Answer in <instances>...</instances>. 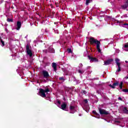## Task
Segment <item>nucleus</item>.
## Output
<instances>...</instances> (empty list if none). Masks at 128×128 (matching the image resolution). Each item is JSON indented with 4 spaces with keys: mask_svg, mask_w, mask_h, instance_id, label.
Segmentation results:
<instances>
[{
    "mask_svg": "<svg viewBox=\"0 0 128 128\" xmlns=\"http://www.w3.org/2000/svg\"><path fill=\"white\" fill-rule=\"evenodd\" d=\"M122 84H124V82H121L120 84V82L116 81V82H114L112 85L110 84L109 85V86H110V88H116V86H119L120 90H122Z\"/></svg>",
    "mask_w": 128,
    "mask_h": 128,
    "instance_id": "f257e3e1",
    "label": "nucleus"
},
{
    "mask_svg": "<svg viewBox=\"0 0 128 128\" xmlns=\"http://www.w3.org/2000/svg\"><path fill=\"white\" fill-rule=\"evenodd\" d=\"M30 45L28 44H27L26 46V50L27 52V54L29 56L30 58H32V47L30 46Z\"/></svg>",
    "mask_w": 128,
    "mask_h": 128,
    "instance_id": "f03ea898",
    "label": "nucleus"
},
{
    "mask_svg": "<svg viewBox=\"0 0 128 128\" xmlns=\"http://www.w3.org/2000/svg\"><path fill=\"white\" fill-rule=\"evenodd\" d=\"M98 110L101 116H108V114H110V112H108V111H106L104 109L98 108Z\"/></svg>",
    "mask_w": 128,
    "mask_h": 128,
    "instance_id": "7ed1b4c3",
    "label": "nucleus"
},
{
    "mask_svg": "<svg viewBox=\"0 0 128 128\" xmlns=\"http://www.w3.org/2000/svg\"><path fill=\"white\" fill-rule=\"evenodd\" d=\"M99 41L98 40V39H96L93 37H91L89 39V42H90V44L94 45V44H96L97 42H98Z\"/></svg>",
    "mask_w": 128,
    "mask_h": 128,
    "instance_id": "20e7f679",
    "label": "nucleus"
},
{
    "mask_svg": "<svg viewBox=\"0 0 128 128\" xmlns=\"http://www.w3.org/2000/svg\"><path fill=\"white\" fill-rule=\"evenodd\" d=\"M38 94L40 96H42V98H46V93L44 92V90L42 88L39 89Z\"/></svg>",
    "mask_w": 128,
    "mask_h": 128,
    "instance_id": "39448f33",
    "label": "nucleus"
},
{
    "mask_svg": "<svg viewBox=\"0 0 128 128\" xmlns=\"http://www.w3.org/2000/svg\"><path fill=\"white\" fill-rule=\"evenodd\" d=\"M42 74L44 78H48L50 76V74H48V72L46 70H43L42 71Z\"/></svg>",
    "mask_w": 128,
    "mask_h": 128,
    "instance_id": "423d86ee",
    "label": "nucleus"
},
{
    "mask_svg": "<svg viewBox=\"0 0 128 128\" xmlns=\"http://www.w3.org/2000/svg\"><path fill=\"white\" fill-rule=\"evenodd\" d=\"M88 58L92 62H98V58H96V57L94 58L90 56H88Z\"/></svg>",
    "mask_w": 128,
    "mask_h": 128,
    "instance_id": "0eeeda50",
    "label": "nucleus"
},
{
    "mask_svg": "<svg viewBox=\"0 0 128 128\" xmlns=\"http://www.w3.org/2000/svg\"><path fill=\"white\" fill-rule=\"evenodd\" d=\"M112 62H114V59L110 58L106 61H104V64L105 66H108V64H110Z\"/></svg>",
    "mask_w": 128,
    "mask_h": 128,
    "instance_id": "6e6552de",
    "label": "nucleus"
},
{
    "mask_svg": "<svg viewBox=\"0 0 128 128\" xmlns=\"http://www.w3.org/2000/svg\"><path fill=\"white\" fill-rule=\"evenodd\" d=\"M96 44V48L98 50V52H102V50H100V42L98 41V42H97V44Z\"/></svg>",
    "mask_w": 128,
    "mask_h": 128,
    "instance_id": "1a4fd4ad",
    "label": "nucleus"
},
{
    "mask_svg": "<svg viewBox=\"0 0 128 128\" xmlns=\"http://www.w3.org/2000/svg\"><path fill=\"white\" fill-rule=\"evenodd\" d=\"M122 10H126L128 8V1H126L124 4L122 5Z\"/></svg>",
    "mask_w": 128,
    "mask_h": 128,
    "instance_id": "9d476101",
    "label": "nucleus"
},
{
    "mask_svg": "<svg viewBox=\"0 0 128 128\" xmlns=\"http://www.w3.org/2000/svg\"><path fill=\"white\" fill-rule=\"evenodd\" d=\"M20 28H22V22L18 21L17 22V28H16L17 30H20Z\"/></svg>",
    "mask_w": 128,
    "mask_h": 128,
    "instance_id": "9b49d317",
    "label": "nucleus"
},
{
    "mask_svg": "<svg viewBox=\"0 0 128 128\" xmlns=\"http://www.w3.org/2000/svg\"><path fill=\"white\" fill-rule=\"evenodd\" d=\"M52 68H53L54 72H56V70H58V67L56 66V62L52 63Z\"/></svg>",
    "mask_w": 128,
    "mask_h": 128,
    "instance_id": "f8f14e48",
    "label": "nucleus"
},
{
    "mask_svg": "<svg viewBox=\"0 0 128 128\" xmlns=\"http://www.w3.org/2000/svg\"><path fill=\"white\" fill-rule=\"evenodd\" d=\"M92 114L96 116V118H100V115L98 113L96 112V110H94L92 112Z\"/></svg>",
    "mask_w": 128,
    "mask_h": 128,
    "instance_id": "ddd939ff",
    "label": "nucleus"
},
{
    "mask_svg": "<svg viewBox=\"0 0 128 128\" xmlns=\"http://www.w3.org/2000/svg\"><path fill=\"white\" fill-rule=\"evenodd\" d=\"M48 50L49 52H50V54H54L55 52L54 49L52 46H50L48 48Z\"/></svg>",
    "mask_w": 128,
    "mask_h": 128,
    "instance_id": "4468645a",
    "label": "nucleus"
},
{
    "mask_svg": "<svg viewBox=\"0 0 128 128\" xmlns=\"http://www.w3.org/2000/svg\"><path fill=\"white\" fill-rule=\"evenodd\" d=\"M61 108L63 110H66V103H63L61 105Z\"/></svg>",
    "mask_w": 128,
    "mask_h": 128,
    "instance_id": "2eb2a0df",
    "label": "nucleus"
},
{
    "mask_svg": "<svg viewBox=\"0 0 128 128\" xmlns=\"http://www.w3.org/2000/svg\"><path fill=\"white\" fill-rule=\"evenodd\" d=\"M122 112L124 114H128V110L127 107H124L122 109Z\"/></svg>",
    "mask_w": 128,
    "mask_h": 128,
    "instance_id": "dca6fc26",
    "label": "nucleus"
},
{
    "mask_svg": "<svg viewBox=\"0 0 128 128\" xmlns=\"http://www.w3.org/2000/svg\"><path fill=\"white\" fill-rule=\"evenodd\" d=\"M116 66H118V69L116 70V72H122V68L120 67V64H116Z\"/></svg>",
    "mask_w": 128,
    "mask_h": 128,
    "instance_id": "f3484780",
    "label": "nucleus"
},
{
    "mask_svg": "<svg viewBox=\"0 0 128 128\" xmlns=\"http://www.w3.org/2000/svg\"><path fill=\"white\" fill-rule=\"evenodd\" d=\"M90 2H92V0H86V6H88V4H90Z\"/></svg>",
    "mask_w": 128,
    "mask_h": 128,
    "instance_id": "a211bd4d",
    "label": "nucleus"
},
{
    "mask_svg": "<svg viewBox=\"0 0 128 128\" xmlns=\"http://www.w3.org/2000/svg\"><path fill=\"white\" fill-rule=\"evenodd\" d=\"M0 41L1 43L2 44V46H4V40H2V37H0Z\"/></svg>",
    "mask_w": 128,
    "mask_h": 128,
    "instance_id": "6ab92c4d",
    "label": "nucleus"
},
{
    "mask_svg": "<svg viewBox=\"0 0 128 128\" xmlns=\"http://www.w3.org/2000/svg\"><path fill=\"white\" fill-rule=\"evenodd\" d=\"M115 61H116V64H120V59H118V58H116V59L115 60Z\"/></svg>",
    "mask_w": 128,
    "mask_h": 128,
    "instance_id": "aec40b11",
    "label": "nucleus"
},
{
    "mask_svg": "<svg viewBox=\"0 0 128 128\" xmlns=\"http://www.w3.org/2000/svg\"><path fill=\"white\" fill-rule=\"evenodd\" d=\"M7 22H13L14 20L12 18H7Z\"/></svg>",
    "mask_w": 128,
    "mask_h": 128,
    "instance_id": "412c9836",
    "label": "nucleus"
},
{
    "mask_svg": "<svg viewBox=\"0 0 128 128\" xmlns=\"http://www.w3.org/2000/svg\"><path fill=\"white\" fill-rule=\"evenodd\" d=\"M74 108H76V107L74 106H70V110H74Z\"/></svg>",
    "mask_w": 128,
    "mask_h": 128,
    "instance_id": "4be33fe9",
    "label": "nucleus"
},
{
    "mask_svg": "<svg viewBox=\"0 0 128 128\" xmlns=\"http://www.w3.org/2000/svg\"><path fill=\"white\" fill-rule=\"evenodd\" d=\"M67 52H68V54H72V49L70 48H68L67 49Z\"/></svg>",
    "mask_w": 128,
    "mask_h": 128,
    "instance_id": "5701e85b",
    "label": "nucleus"
},
{
    "mask_svg": "<svg viewBox=\"0 0 128 128\" xmlns=\"http://www.w3.org/2000/svg\"><path fill=\"white\" fill-rule=\"evenodd\" d=\"M50 92V89L48 88H47L44 90V92Z\"/></svg>",
    "mask_w": 128,
    "mask_h": 128,
    "instance_id": "b1692460",
    "label": "nucleus"
},
{
    "mask_svg": "<svg viewBox=\"0 0 128 128\" xmlns=\"http://www.w3.org/2000/svg\"><path fill=\"white\" fill-rule=\"evenodd\" d=\"M122 92H128V88L122 89Z\"/></svg>",
    "mask_w": 128,
    "mask_h": 128,
    "instance_id": "393cba45",
    "label": "nucleus"
},
{
    "mask_svg": "<svg viewBox=\"0 0 128 128\" xmlns=\"http://www.w3.org/2000/svg\"><path fill=\"white\" fill-rule=\"evenodd\" d=\"M59 80H64H64H64V78L62 76L59 78Z\"/></svg>",
    "mask_w": 128,
    "mask_h": 128,
    "instance_id": "a878e982",
    "label": "nucleus"
},
{
    "mask_svg": "<svg viewBox=\"0 0 128 128\" xmlns=\"http://www.w3.org/2000/svg\"><path fill=\"white\" fill-rule=\"evenodd\" d=\"M78 72L79 74H84V71H82V70H78Z\"/></svg>",
    "mask_w": 128,
    "mask_h": 128,
    "instance_id": "bb28decb",
    "label": "nucleus"
},
{
    "mask_svg": "<svg viewBox=\"0 0 128 128\" xmlns=\"http://www.w3.org/2000/svg\"><path fill=\"white\" fill-rule=\"evenodd\" d=\"M82 93L84 94H86V90H82Z\"/></svg>",
    "mask_w": 128,
    "mask_h": 128,
    "instance_id": "cd10ccee",
    "label": "nucleus"
},
{
    "mask_svg": "<svg viewBox=\"0 0 128 128\" xmlns=\"http://www.w3.org/2000/svg\"><path fill=\"white\" fill-rule=\"evenodd\" d=\"M124 48H128V44H126L124 46Z\"/></svg>",
    "mask_w": 128,
    "mask_h": 128,
    "instance_id": "c85d7f7f",
    "label": "nucleus"
},
{
    "mask_svg": "<svg viewBox=\"0 0 128 128\" xmlns=\"http://www.w3.org/2000/svg\"><path fill=\"white\" fill-rule=\"evenodd\" d=\"M57 103L58 104H62L60 100H57Z\"/></svg>",
    "mask_w": 128,
    "mask_h": 128,
    "instance_id": "c756f323",
    "label": "nucleus"
},
{
    "mask_svg": "<svg viewBox=\"0 0 128 128\" xmlns=\"http://www.w3.org/2000/svg\"><path fill=\"white\" fill-rule=\"evenodd\" d=\"M5 30L7 34H8V30L7 28H5Z\"/></svg>",
    "mask_w": 128,
    "mask_h": 128,
    "instance_id": "7c9ffc66",
    "label": "nucleus"
},
{
    "mask_svg": "<svg viewBox=\"0 0 128 128\" xmlns=\"http://www.w3.org/2000/svg\"><path fill=\"white\" fill-rule=\"evenodd\" d=\"M118 100H121L122 102V98L120 97H118Z\"/></svg>",
    "mask_w": 128,
    "mask_h": 128,
    "instance_id": "2f4dec72",
    "label": "nucleus"
},
{
    "mask_svg": "<svg viewBox=\"0 0 128 128\" xmlns=\"http://www.w3.org/2000/svg\"><path fill=\"white\" fill-rule=\"evenodd\" d=\"M84 102L85 104H88V100H86V99L84 100Z\"/></svg>",
    "mask_w": 128,
    "mask_h": 128,
    "instance_id": "473e14b6",
    "label": "nucleus"
},
{
    "mask_svg": "<svg viewBox=\"0 0 128 128\" xmlns=\"http://www.w3.org/2000/svg\"><path fill=\"white\" fill-rule=\"evenodd\" d=\"M115 122H117L118 124H120V122L118 120H116V121H115Z\"/></svg>",
    "mask_w": 128,
    "mask_h": 128,
    "instance_id": "72a5a7b5",
    "label": "nucleus"
},
{
    "mask_svg": "<svg viewBox=\"0 0 128 128\" xmlns=\"http://www.w3.org/2000/svg\"><path fill=\"white\" fill-rule=\"evenodd\" d=\"M52 14H54V12H52Z\"/></svg>",
    "mask_w": 128,
    "mask_h": 128,
    "instance_id": "f704fd0d",
    "label": "nucleus"
},
{
    "mask_svg": "<svg viewBox=\"0 0 128 128\" xmlns=\"http://www.w3.org/2000/svg\"><path fill=\"white\" fill-rule=\"evenodd\" d=\"M125 26L126 25V26H128V24H124Z\"/></svg>",
    "mask_w": 128,
    "mask_h": 128,
    "instance_id": "c9c22d12",
    "label": "nucleus"
},
{
    "mask_svg": "<svg viewBox=\"0 0 128 128\" xmlns=\"http://www.w3.org/2000/svg\"><path fill=\"white\" fill-rule=\"evenodd\" d=\"M125 78H126V80H128V77H126Z\"/></svg>",
    "mask_w": 128,
    "mask_h": 128,
    "instance_id": "e433bc0d",
    "label": "nucleus"
},
{
    "mask_svg": "<svg viewBox=\"0 0 128 128\" xmlns=\"http://www.w3.org/2000/svg\"><path fill=\"white\" fill-rule=\"evenodd\" d=\"M126 64H128V61H125Z\"/></svg>",
    "mask_w": 128,
    "mask_h": 128,
    "instance_id": "4c0bfd02",
    "label": "nucleus"
},
{
    "mask_svg": "<svg viewBox=\"0 0 128 128\" xmlns=\"http://www.w3.org/2000/svg\"><path fill=\"white\" fill-rule=\"evenodd\" d=\"M126 52H128V50H126Z\"/></svg>",
    "mask_w": 128,
    "mask_h": 128,
    "instance_id": "58836bf2",
    "label": "nucleus"
},
{
    "mask_svg": "<svg viewBox=\"0 0 128 128\" xmlns=\"http://www.w3.org/2000/svg\"><path fill=\"white\" fill-rule=\"evenodd\" d=\"M117 22L118 23V22H120L117 20Z\"/></svg>",
    "mask_w": 128,
    "mask_h": 128,
    "instance_id": "ea45409f",
    "label": "nucleus"
},
{
    "mask_svg": "<svg viewBox=\"0 0 128 128\" xmlns=\"http://www.w3.org/2000/svg\"><path fill=\"white\" fill-rule=\"evenodd\" d=\"M126 1H128V0H127Z\"/></svg>",
    "mask_w": 128,
    "mask_h": 128,
    "instance_id": "a19ab883",
    "label": "nucleus"
},
{
    "mask_svg": "<svg viewBox=\"0 0 128 128\" xmlns=\"http://www.w3.org/2000/svg\"><path fill=\"white\" fill-rule=\"evenodd\" d=\"M47 0V1H48V0Z\"/></svg>",
    "mask_w": 128,
    "mask_h": 128,
    "instance_id": "79ce46f5",
    "label": "nucleus"
}]
</instances>
